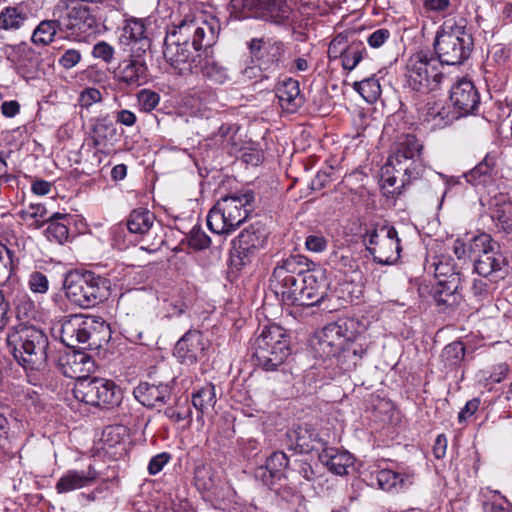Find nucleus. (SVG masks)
<instances>
[{"mask_svg":"<svg viewBox=\"0 0 512 512\" xmlns=\"http://www.w3.org/2000/svg\"><path fill=\"white\" fill-rule=\"evenodd\" d=\"M8 350L23 368L28 382L41 385L48 368L50 340L48 334L32 324H19L7 335Z\"/></svg>","mask_w":512,"mask_h":512,"instance_id":"f257e3e1","label":"nucleus"},{"mask_svg":"<svg viewBox=\"0 0 512 512\" xmlns=\"http://www.w3.org/2000/svg\"><path fill=\"white\" fill-rule=\"evenodd\" d=\"M220 24L217 19H184L168 32L163 54L168 64H183L189 60L190 44L195 51L211 47L218 37Z\"/></svg>","mask_w":512,"mask_h":512,"instance_id":"f03ea898","label":"nucleus"},{"mask_svg":"<svg viewBox=\"0 0 512 512\" xmlns=\"http://www.w3.org/2000/svg\"><path fill=\"white\" fill-rule=\"evenodd\" d=\"M422 150L423 145L415 135H401L392 147L384 167V185L393 187L398 178L395 173L401 174L402 184L397 187V194H401V188L419 179L425 170Z\"/></svg>","mask_w":512,"mask_h":512,"instance_id":"7ed1b4c3","label":"nucleus"},{"mask_svg":"<svg viewBox=\"0 0 512 512\" xmlns=\"http://www.w3.org/2000/svg\"><path fill=\"white\" fill-rule=\"evenodd\" d=\"M255 210V193L237 191L220 198L207 215L209 230L218 235L234 232Z\"/></svg>","mask_w":512,"mask_h":512,"instance_id":"20e7f679","label":"nucleus"},{"mask_svg":"<svg viewBox=\"0 0 512 512\" xmlns=\"http://www.w3.org/2000/svg\"><path fill=\"white\" fill-rule=\"evenodd\" d=\"M111 280L92 270L73 269L65 273L63 290L68 301L79 308L90 309L110 295Z\"/></svg>","mask_w":512,"mask_h":512,"instance_id":"39448f33","label":"nucleus"},{"mask_svg":"<svg viewBox=\"0 0 512 512\" xmlns=\"http://www.w3.org/2000/svg\"><path fill=\"white\" fill-rule=\"evenodd\" d=\"M109 336V326L101 317L73 314L63 318L60 340L68 348L93 350L102 346Z\"/></svg>","mask_w":512,"mask_h":512,"instance_id":"423d86ee","label":"nucleus"},{"mask_svg":"<svg viewBox=\"0 0 512 512\" xmlns=\"http://www.w3.org/2000/svg\"><path fill=\"white\" fill-rule=\"evenodd\" d=\"M308 258L296 254L281 260L273 269L270 286L285 305L300 306Z\"/></svg>","mask_w":512,"mask_h":512,"instance_id":"0eeeda50","label":"nucleus"},{"mask_svg":"<svg viewBox=\"0 0 512 512\" xmlns=\"http://www.w3.org/2000/svg\"><path fill=\"white\" fill-rule=\"evenodd\" d=\"M251 350L257 366L275 371L291 353L289 335L278 324L266 325L252 341Z\"/></svg>","mask_w":512,"mask_h":512,"instance_id":"6e6552de","label":"nucleus"},{"mask_svg":"<svg viewBox=\"0 0 512 512\" xmlns=\"http://www.w3.org/2000/svg\"><path fill=\"white\" fill-rule=\"evenodd\" d=\"M73 395L78 401L105 411L120 406L123 400L121 388L113 380L102 377H91L75 383Z\"/></svg>","mask_w":512,"mask_h":512,"instance_id":"1a4fd4ad","label":"nucleus"},{"mask_svg":"<svg viewBox=\"0 0 512 512\" xmlns=\"http://www.w3.org/2000/svg\"><path fill=\"white\" fill-rule=\"evenodd\" d=\"M269 232L261 221L251 223L232 240L230 250V268L240 271L250 265L258 252L263 249L268 240Z\"/></svg>","mask_w":512,"mask_h":512,"instance_id":"9d476101","label":"nucleus"},{"mask_svg":"<svg viewBox=\"0 0 512 512\" xmlns=\"http://www.w3.org/2000/svg\"><path fill=\"white\" fill-rule=\"evenodd\" d=\"M360 325L354 318H340L328 323L315 335L312 343L315 356L322 359L335 357L339 350L351 337Z\"/></svg>","mask_w":512,"mask_h":512,"instance_id":"9b49d317","label":"nucleus"},{"mask_svg":"<svg viewBox=\"0 0 512 512\" xmlns=\"http://www.w3.org/2000/svg\"><path fill=\"white\" fill-rule=\"evenodd\" d=\"M231 5L239 18H262L278 24L290 21L293 24L297 16L286 0H232Z\"/></svg>","mask_w":512,"mask_h":512,"instance_id":"f8f14e48","label":"nucleus"},{"mask_svg":"<svg viewBox=\"0 0 512 512\" xmlns=\"http://www.w3.org/2000/svg\"><path fill=\"white\" fill-rule=\"evenodd\" d=\"M155 214L149 209L138 207L133 209L125 222L112 229L113 244L120 250L141 241L153 228Z\"/></svg>","mask_w":512,"mask_h":512,"instance_id":"ddd939ff","label":"nucleus"},{"mask_svg":"<svg viewBox=\"0 0 512 512\" xmlns=\"http://www.w3.org/2000/svg\"><path fill=\"white\" fill-rule=\"evenodd\" d=\"M145 20L129 18L125 20L120 44L129 53L130 64H145L146 55L150 52L151 41L146 35Z\"/></svg>","mask_w":512,"mask_h":512,"instance_id":"4468645a","label":"nucleus"},{"mask_svg":"<svg viewBox=\"0 0 512 512\" xmlns=\"http://www.w3.org/2000/svg\"><path fill=\"white\" fill-rule=\"evenodd\" d=\"M449 99L455 113L466 117L476 115L480 103V93L474 82L466 77L458 79L450 88Z\"/></svg>","mask_w":512,"mask_h":512,"instance_id":"2eb2a0df","label":"nucleus"},{"mask_svg":"<svg viewBox=\"0 0 512 512\" xmlns=\"http://www.w3.org/2000/svg\"><path fill=\"white\" fill-rule=\"evenodd\" d=\"M57 19L60 31L76 37L93 33L97 26L90 8L84 5L67 7Z\"/></svg>","mask_w":512,"mask_h":512,"instance_id":"dca6fc26","label":"nucleus"},{"mask_svg":"<svg viewBox=\"0 0 512 512\" xmlns=\"http://www.w3.org/2000/svg\"><path fill=\"white\" fill-rule=\"evenodd\" d=\"M471 45V37L458 39L446 34H437L434 49L440 64H462L470 56Z\"/></svg>","mask_w":512,"mask_h":512,"instance_id":"f3484780","label":"nucleus"},{"mask_svg":"<svg viewBox=\"0 0 512 512\" xmlns=\"http://www.w3.org/2000/svg\"><path fill=\"white\" fill-rule=\"evenodd\" d=\"M327 444L317 430L307 423L297 425L286 433V445L300 454H308L312 451L320 453Z\"/></svg>","mask_w":512,"mask_h":512,"instance_id":"a211bd4d","label":"nucleus"},{"mask_svg":"<svg viewBox=\"0 0 512 512\" xmlns=\"http://www.w3.org/2000/svg\"><path fill=\"white\" fill-rule=\"evenodd\" d=\"M304 286H302V307L321 305L327 297V284L325 271L316 268L314 262L308 259L306 273H304Z\"/></svg>","mask_w":512,"mask_h":512,"instance_id":"6ab92c4d","label":"nucleus"},{"mask_svg":"<svg viewBox=\"0 0 512 512\" xmlns=\"http://www.w3.org/2000/svg\"><path fill=\"white\" fill-rule=\"evenodd\" d=\"M58 367L65 377L79 383L83 379L91 378L90 373L94 372L96 365L89 354L73 349L59 358Z\"/></svg>","mask_w":512,"mask_h":512,"instance_id":"aec40b11","label":"nucleus"},{"mask_svg":"<svg viewBox=\"0 0 512 512\" xmlns=\"http://www.w3.org/2000/svg\"><path fill=\"white\" fill-rule=\"evenodd\" d=\"M462 279L453 276L451 279L436 280L431 295L440 312L454 310L463 300Z\"/></svg>","mask_w":512,"mask_h":512,"instance_id":"412c9836","label":"nucleus"},{"mask_svg":"<svg viewBox=\"0 0 512 512\" xmlns=\"http://www.w3.org/2000/svg\"><path fill=\"white\" fill-rule=\"evenodd\" d=\"M370 345L371 341L368 337L358 332L356 328L354 336L341 347L335 356L340 369L345 372L354 370L367 354Z\"/></svg>","mask_w":512,"mask_h":512,"instance_id":"4be33fe9","label":"nucleus"},{"mask_svg":"<svg viewBox=\"0 0 512 512\" xmlns=\"http://www.w3.org/2000/svg\"><path fill=\"white\" fill-rule=\"evenodd\" d=\"M381 232L385 233L379 247H366V250L373 256V261L381 265H392L400 257L401 242L398 232L394 226L382 225Z\"/></svg>","mask_w":512,"mask_h":512,"instance_id":"5701e85b","label":"nucleus"},{"mask_svg":"<svg viewBox=\"0 0 512 512\" xmlns=\"http://www.w3.org/2000/svg\"><path fill=\"white\" fill-rule=\"evenodd\" d=\"M205 342L199 330H188L176 343L174 357L183 365H194L204 355Z\"/></svg>","mask_w":512,"mask_h":512,"instance_id":"b1692460","label":"nucleus"},{"mask_svg":"<svg viewBox=\"0 0 512 512\" xmlns=\"http://www.w3.org/2000/svg\"><path fill=\"white\" fill-rule=\"evenodd\" d=\"M173 386L171 383L140 382L133 390L135 399L144 407L155 408L165 405L171 398Z\"/></svg>","mask_w":512,"mask_h":512,"instance_id":"393cba45","label":"nucleus"},{"mask_svg":"<svg viewBox=\"0 0 512 512\" xmlns=\"http://www.w3.org/2000/svg\"><path fill=\"white\" fill-rule=\"evenodd\" d=\"M99 477L98 471L93 465L86 470H67L56 482L55 490L58 494H65L93 485Z\"/></svg>","mask_w":512,"mask_h":512,"instance_id":"a878e982","label":"nucleus"},{"mask_svg":"<svg viewBox=\"0 0 512 512\" xmlns=\"http://www.w3.org/2000/svg\"><path fill=\"white\" fill-rule=\"evenodd\" d=\"M507 265L506 258L500 252L499 248L479 254V258L473 261V271L479 276L491 277L494 279H504L506 272L504 267Z\"/></svg>","mask_w":512,"mask_h":512,"instance_id":"bb28decb","label":"nucleus"},{"mask_svg":"<svg viewBox=\"0 0 512 512\" xmlns=\"http://www.w3.org/2000/svg\"><path fill=\"white\" fill-rule=\"evenodd\" d=\"M497 175L496 156L487 153L485 157L471 170L463 174L466 182L471 186L485 188L495 181Z\"/></svg>","mask_w":512,"mask_h":512,"instance_id":"cd10ccee","label":"nucleus"},{"mask_svg":"<svg viewBox=\"0 0 512 512\" xmlns=\"http://www.w3.org/2000/svg\"><path fill=\"white\" fill-rule=\"evenodd\" d=\"M319 460L330 472L344 476L354 469V456L346 450L329 447L328 445L319 453Z\"/></svg>","mask_w":512,"mask_h":512,"instance_id":"c85d7f7f","label":"nucleus"},{"mask_svg":"<svg viewBox=\"0 0 512 512\" xmlns=\"http://www.w3.org/2000/svg\"><path fill=\"white\" fill-rule=\"evenodd\" d=\"M489 210L497 230L512 235V201L505 194L500 193L491 200Z\"/></svg>","mask_w":512,"mask_h":512,"instance_id":"c756f323","label":"nucleus"},{"mask_svg":"<svg viewBox=\"0 0 512 512\" xmlns=\"http://www.w3.org/2000/svg\"><path fill=\"white\" fill-rule=\"evenodd\" d=\"M378 487L391 494L405 492L414 484V474L382 469L376 473Z\"/></svg>","mask_w":512,"mask_h":512,"instance_id":"7c9ffc66","label":"nucleus"},{"mask_svg":"<svg viewBox=\"0 0 512 512\" xmlns=\"http://www.w3.org/2000/svg\"><path fill=\"white\" fill-rule=\"evenodd\" d=\"M276 96L281 108L288 113H295L304 104L299 82L292 78H284L278 82Z\"/></svg>","mask_w":512,"mask_h":512,"instance_id":"2f4dec72","label":"nucleus"},{"mask_svg":"<svg viewBox=\"0 0 512 512\" xmlns=\"http://www.w3.org/2000/svg\"><path fill=\"white\" fill-rule=\"evenodd\" d=\"M249 50L253 60L277 63L282 60L284 45L282 42H265L262 39L254 38L249 43Z\"/></svg>","mask_w":512,"mask_h":512,"instance_id":"473e14b6","label":"nucleus"},{"mask_svg":"<svg viewBox=\"0 0 512 512\" xmlns=\"http://www.w3.org/2000/svg\"><path fill=\"white\" fill-rule=\"evenodd\" d=\"M73 223V216L70 214L54 213L47 220L45 236L49 241L63 244L68 241L69 227Z\"/></svg>","mask_w":512,"mask_h":512,"instance_id":"72a5a7b5","label":"nucleus"},{"mask_svg":"<svg viewBox=\"0 0 512 512\" xmlns=\"http://www.w3.org/2000/svg\"><path fill=\"white\" fill-rule=\"evenodd\" d=\"M216 402V389L212 383H206L193 391L191 403L198 413L197 420H202L203 416L214 408Z\"/></svg>","mask_w":512,"mask_h":512,"instance_id":"f704fd0d","label":"nucleus"},{"mask_svg":"<svg viewBox=\"0 0 512 512\" xmlns=\"http://www.w3.org/2000/svg\"><path fill=\"white\" fill-rule=\"evenodd\" d=\"M28 21V13L20 6H7L0 12V30L17 31Z\"/></svg>","mask_w":512,"mask_h":512,"instance_id":"c9c22d12","label":"nucleus"},{"mask_svg":"<svg viewBox=\"0 0 512 512\" xmlns=\"http://www.w3.org/2000/svg\"><path fill=\"white\" fill-rule=\"evenodd\" d=\"M498 283V279L491 277L479 276L478 278H474L469 288L470 297L480 304L489 302L498 288Z\"/></svg>","mask_w":512,"mask_h":512,"instance_id":"e433bc0d","label":"nucleus"},{"mask_svg":"<svg viewBox=\"0 0 512 512\" xmlns=\"http://www.w3.org/2000/svg\"><path fill=\"white\" fill-rule=\"evenodd\" d=\"M194 485L198 491L211 493L219 482V478L209 464H199L194 470Z\"/></svg>","mask_w":512,"mask_h":512,"instance_id":"4c0bfd02","label":"nucleus"},{"mask_svg":"<svg viewBox=\"0 0 512 512\" xmlns=\"http://www.w3.org/2000/svg\"><path fill=\"white\" fill-rule=\"evenodd\" d=\"M146 70L147 66H116L113 73L120 82L140 86L148 81Z\"/></svg>","mask_w":512,"mask_h":512,"instance_id":"58836bf2","label":"nucleus"},{"mask_svg":"<svg viewBox=\"0 0 512 512\" xmlns=\"http://www.w3.org/2000/svg\"><path fill=\"white\" fill-rule=\"evenodd\" d=\"M115 135L114 124L106 118L98 119L92 127V141L96 149L105 146L106 142L112 140Z\"/></svg>","mask_w":512,"mask_h":512,"instance_id":"ea45409f","label":"nucleus"},{"mask_svg":"<svg viewBox=\"0 0 512 512\" xmlns=\"http://www.w3.org/2000/svg\"><path fill=\"white\" fill-rule=\"evenodd\" d=\"M465 352V345L461 341H453L446 345L441 353L445 367L450 370L458 368L464 360Z\"/></svg>","mask_w":512,"mask_h":512,"instance_id":"a19ab883","label":"nucleus"},{"mask_svg":"<svg viewBox=\"0 0 512 512\" xmlns=\"http://www.w3.org/2000/svg\"><path fill=\"white\" fill-rule=\"evenodd\" d=\"M58 30L60 31L58 19L43 20L34 29L31 40L36 45H47L53 41Z\"/></svg>","mask_w":512,"mask_h":512,"instance_id":"79ce46f5","label":"nucleus"},{"mask_svg":"<svg viewBox=\"0 0 512 512\" xmlns=\"http://www.w3.org/2000/svg\"><path fill=\"white\" fill-rule=\"evenodd\" d=\"M467 20L461 15H449L444 20L437 34H446L458 39L471 37L466 33Z\"/></svg>","mask_w":512,"mask_h":512,"instance_id":"37998d69","label":"nucleus"},{"mask_svg":"<svg viewBox=\"0 0 512 512\" xmlns=\"http://www.w3.org/2000/svg\"><path fill=\"white\" fill-rule=\"evenodd\" d=\"M291 461L282 451L273 452L266 460L265 468L272 479H281L286 470H290Z\"/></svg>","mask_w":512,"mask_h":512,"instance_id":"c03bdc74","label":"nucleus"},{"mask_svg":"<svg viewBox=\"0 0 512 512\" xmlns=\"http://www.w3.org/2000/svg\"><path fill=\"white\" fill-rule=\"evenodd\" d=\"M330 261L336 270L345 275L360 273L357 260L348 250L333 253Z\"/></svg>","mask_w":512,"mask_h":512,"instance_id":"a18cd8bd","label":"nucleus"},{"mask_svg":"<svg viewBox=\"0 0 512 512\" xmlns=\"http://www.w3.org/2000/svg\"><path fill=\"white\" fill-rule=\"evenodd\" d=\"M497 248H499L498 244L493 241L489 234L481 233L470 240L468 245V256L474 260L475 258H479V254H483Z\"/></svg>","mask_w":512,"mask_h":512,"instance_id":"49530a36","label":"nucleus"},{"mask_svg":"<svg viewBox=\"0 0 512 512\" xmlns=\"http://www.w3.org/2000/svg\"><path fill=\"white\" fill-rule=\"evenodd\" d=\"M354 88L369 103L375 102L381 95L379 80L374 75L356 82Z\"/></svg>","mask_w":512,"mask_h":512,"instance_id":"de8ad7c7","label":"nucleus"},{"mask_svg":"<svg viewBox=\"0 0 512 512\" xmlns=\"http://www.w3.org/2000/svg\"><path fill=\"white\" fill-rule=\"evenodd\" d=\"M15 252L0 243V286L5 285L11 278L14 270Z\"/></svg>","mask_w":512,"mask_h":512,"instance_id":"09e8293b","label":"nucleus"},{"mask_svg":"<svg viewBox=\"0 0 512 512\" xmlns=\"http://www.w3.org/2000/svg\"><path fill=\"white\" fill-rule=\"evenodd\" d=\"M434 276L436 280L451 279L453 276H460L456 270L454 260L451 257L441 256L433 263Z\"/></svg>","mask_w":512,"mask_h":512,"instance_id":"8fccbe9b","label":"nucleus"},{"mask_svg":"<svg viewBox=\"0 0 512 512\" xmlns=\"http://www.w3.org/2000/svg\"><path fill=\"white\" fill-rule=\"evenodd\" d=\"M165 72L175 76L176 79H183V83L193 85L201 77L200 68L195 66H164Z\"/></svg>","mask_w":512,"mask_h":512,"instance_id":"3c124183","label":"nucleus"},{"mask_svg":"<svg viewBox=\"0 0 512 512\" xmlns=\"http://www.w3.org/2000/svg\"><path fill=\"white\" fill-rule=\"evenodd\" d=\"M510 367L507 363H500L490 369L482 370V381L485 387L502 382L509 374Z\"/></svg>","mask_w":512,"mask_h":512,"instance_id":"603ef678","label":"nucleus"},{"mask_svg":"<svg viewBox=\"0 0 512 512\" xmlns=\"http://www.w3.org/2000/svg\"><path fill=\"white\" fill-rule=\"evenodd\" d=\"M187 242L193 250L202 251L210 247L211 238L203 231L200 225H195L187 235Z\"/></svg>","mask_w":512,"mask_h":512,"instance_id":"864d4df0","label":"nucleus"},{"mask_svg":"<svg viewBox=\"0 0 512 512\" xmlns=\"http://www.w3.org/2000/svg\"><path fill=\"white\" fill-rule=\"evenodd\" d=\"M407 83L414 91L428 93L424 79V66H406Z\"/></svg>","mask_w":512,"mask_h":512,"instance_id":"5fc2aeb1","label":"nucleus"},{"mask_svg":"<svg viewBox=\"0 0 512 512\" xmlns=\"http://www.w3.org/2000/svg\"><path fill=\"white\" fill-rule=\"evenodd\" d=\"M195 68H200V78L210 84H223L228 78L224 66H195Z\"/></svg>","mask_w":512,"mask_h":512,"instance_id":"6e6d98bb","label":"nucleus"},{"mask_svg":"<svg viewBox=\"0 0 512 512\" xmlns=\"http://www.w3.org/2000/svg\"><path fill=\"white\" fill-rule=\"evenodd\" d=\"M366 51L364 43L361 41L348 42L347 49L343 53L341 58L342 64H359L363 59V54Z\"/></svg>","mask_w":512,"mask_h":512,"instance_id":"4d7b16f0","label":"nucleus"},{"mask_svg":"<svg viewBox=\"0 0 512 512\" xmlns=\"http://www.w3.org/2000/svg\"><path fill=\"white\" fill-rule=\"evenodd\" d=\"M424 79L428 92L439 88L444 79V73L440 66H424Z\"/></svg>","mask_w":512,"mask_h":512,"instance_id":"13d9d810","label":"nucleus"},{"mask_svg":"<svg viewBox=\"0 0 512 512\" xmlns=\"http://www.w3.org/2000/svg\"><path fill=\"white\" fill-rule=\"evenodd\" d=\"M164 415L172 422L179 423L184 420L192 421V410L188 405L176 407L169 406L164 410Z\"/></svg>","mask_w":512,"mask_h":512,"instance_id":"bf43d9fd","label":"nucleus"},{"mask_svg":"<svg viewBox=\"0 0 512 512\" xmlns=\"http://www.w3.org/2000/svg\"><path fill=\"white\" fill-rule=\"evenodd\" d=\"M138 102L141 109L145 112L153 111L160 102V95L152 90L143 89L138 95Z\"/></svg>","mask_w":512,"mask_h":512,"instance_id":"052dcab7","label":"nucleus"},{"mask_svg":"<svg viewBox=\"0 0 512 512\" xmlns=\"http://www.w3.org/2000/svg\"><path fill=\"white\" fill-rule=\"evenodd\" d=\"M290 471L298 473L306 481H313L316 478L313 467L303 458L294 459L290 464Z\"/></svg>","mask_w":512,"mask_h":512,"instance_id":"680f3d73","label":"nucleus"},{"mask_svg":"<svg viewBox=\"0 0 512 512\" xmlns=\"http://www.w3.org/2000/svg\"><path fill=\"white\" fill-rule=\"evenodd\" d=\"M16 73L27 82V84L35 85V81L42 80L44 72L39 66H14Z\"/></svg>","mask_w":512,"mask_h":512,"instance_id":"e2e57ef3","label":"nucleus"},{"mask_svg":"<svg viewBox=\"0 0 512 512\" xmlns=\"http://www.w3.org/2000/svg\"><path fill=\"white\" fill-rule=\"evenodd\" d=\"M28 285L32 292L44 294L49 289V280L44 273L34 271L29 276Z\"/></svg>","mask_w":512,"mask_h":512,"instance_id":"0e129e2a","label":"nucleus"},{"mask_svg":"<svg viewBox=\"0 0 512 512\" xmlns=\"http://www.w3.org/2000/svg\"><path fill=\"white\" fill-rule=\"evenodd\" d=\"M102 101L101 92L92 87L85 88L78 97V104L81 108L89 109L93 104Z\"/></svg>","mask_w":512,"mask_h":512,"instance_id":"69168bd1","label":"nucleus"},{"mask_svg":"<svg viewBox=\"0 0 512 512\" xmlns=\"http://www.w3.org/2000/svg\"><path fill=\"white\" fill-rule=\"evenodd\" d=\"M347 37L339 34L331 42L328 48V56L331 61L342 58L345 49H347Z\"/></svg>","mask_w":512,"mask_h":512,"instance_id":"338daca9","label":"nucleus"},{"mask_svg":"<svg viewBox=\"0 0 512 512\" xmlns=\"http://www.w3.org/2000/svg\"><path fill=\"white\" fill-rule=\"evenodd\" d=\"M483 512H512V504L505 497L488 500L483 503Z\"/></svg>","mask_w":512,"mask_h":512,"instance_id":"774afa93","label":"nucleus"}]
</instances>
